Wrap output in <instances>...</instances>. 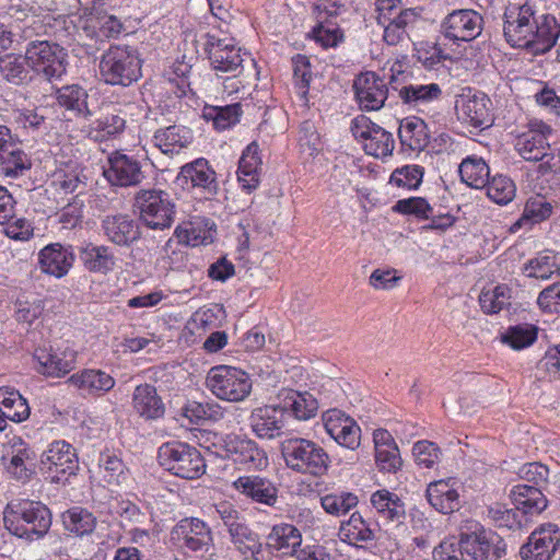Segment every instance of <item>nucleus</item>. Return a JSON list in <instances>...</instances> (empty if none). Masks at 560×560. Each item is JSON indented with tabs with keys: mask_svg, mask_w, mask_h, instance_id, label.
<instances>
[{
	"mask_svg": "<svg viewBox=\"0 0 560 560\" xmlns=\"http://www.w3.org/2000/svg\"><path fill=\"white\" fill-rule=\"evenodd\" d=\"M25 56L8 54L0 57V77L13 85H22L30 80Z\"/></svg>",
	"mask_w": 560,
	"mask_h": 560,
	"instance_id": "nucleus-45",
	"label": "nucleus"
},
{
	"mask_svg": "<svg viewBox=\"0 0 560 560\" xmlns=\"http://www.w3.org/2000/svg\"><path fill=\"white\" fill-rule=\"evenodd\" d=\"M375 532V526H372L359 513H353L347 522L341 524L339 535L343 541L359 546L373 541Z\"/></svg>",
	"mask_w": 560,
	"mask_h": 560,
	"instance_id": "nucleus-42",
	"label": "nucleus"
},
{
	"mask_svg": "<svg viewBox=\"0 0 560 560\" xmlns=\"http://www.w3.org/2000/svg\"><path fill=\"white\" fill-rule=\"evenodd\" d=\"M194 140L192 131L183 125L159 128L153 135V143L164 154L179 153Z\"/></svg>",
	"mask_w": 560,
	"mask_h": 560,
	"instance_id": "nucleus-32",
	"label": "nucleus"
},
{
	"mask_svg": "<svg viewBox=\"0 0 560 560\" xmlns=\"http://www.w3.org/2000/svg\"><path fill=\"white\" fill-rule=\"evenodd\" d=\"M510 495L523 517L527 514H539L547 508V499L541 489L537 487L517 485L513 487Z\"/></svg>",
	"mask_w": 560,
	"mask_h": 560,
	"instance_id": "nucleus-34",
	"label": "nucleus"
},
{
	"mask_svg": "<svg viewBox=\"0 0 560 560\" xmlns=\"http://www.w3.org/2000/svg\"><path fill=\"white\" fill-rule=\"evenodd\" d=\"M371 503L377 514L389 522H400L405 516V505L401 500L388 490H377L371 497Z\"/></svg>",
	"mask_w": 560,
	"mask_h": 560,
	"instance_id": "nucleus-43",
	"label": "nucleus"
},
{
	"mask_svg": "<svg viewBox=\"0 0 560 560\" xmlns=\"http://www.w3.org/2000/svg\"><path fill=\"white\" fill-rule=\"evenodd\" d=\"M63 525L67 530L78 535L91 534L96 524V518L91 512L82 508H72L62 515Z\"/></svg>",
	"mask_w": 560,
	"mask_h": 560,
	"instance_id": "nucleus-49",
	"label": "nucleus"
},
{
	"mask_svg": "<svg viewBox=\"0 0 560 560\" xmlns=\"http://www.w3.org/2000/svg\"><path fill=\"white\" fill-rule=\"evenodd\" d=\"M450 481L438 480L431 482L427 489L429 503L443 514H448L459 509V494Z\"/></svg>",
	"mask_w": 560,
	"mask_h": 560,
	"instance_id": "nucleus-37",
	"label": "nucleus"
},
{
	"mask_svg": "<svg viewBox=\"0 0 560 560\" xmlns=\"http://www.w3.org/2000/svg\"><path fill=\"white\" fill-rule=\"evenodd\" d=\"M351 132L357 140L362 142L366 154L375 158L392 155L395 147L393 135L374 124L369 117L357 116L351 121Z\"/></svg>",
	"mask_w": 560,
	"mask_h": 560,
	"instance_id": "nucleus-15",
	"label": "nucleus"
},
{
	"mask_svg": "<svg viewBox=\"0 0 560 560\" xmlns=\"http://www.w3.org/2000/svg\"><path fill=\"white\" fill-rule=\"evenodd\" d=\"M133 410L144 420H156L164 416L165 405L156 388L150 384L138 385L132 394Z\"/></svg>",
	"mask_w": 560,
	"mask_h": 560,
	"instance_id": "nucleus-31",
	"label": "nucleus"
},
{
	"mask_svg": "<svg viewBox=\"0 0 560 560\" xmlns=\"http://www.w3.org/2000/svg\"><path fill=\"white\" fill-rule=\"evenodd\" d=\"M68 382L88 395H98L103 392H108L115 385V380L101 370H84L72 374Z\"/></svg>",
	"mask_w": 560,
	"mask_h": 560,
	"instance_id": "nucleus-39",
	"label": "nucleus"
},
{
	"mask_svg": "<svg viewBox=\"0 0 560 560\" xmlns=\"http://www.w3.org/2000/svg\"><path fill=\"white\" fill-rule=\"evenodd\" d=\"M88 100V91L79 84H69L56 90L57 104L79 119L86 120L93 116Z\"/></svg>",
	"mask_w": 560,
	"mask_h": 560,
	"instance_id": "nucleus-30",
	"label": "nucleus"
},
{
	"mask_svg": "<svg viewBox=\"0 0 560 560\" xmlns=\"http://www.w3.org/2000/svg\"><path fill=\"white\" fill-rule=\"evenodd\" d=\"M442 95V90L439 84H409L399 90V97L404 103L418 106L435 100Z\"/></svg>",
	"mask_w": 560,
	"mask_h": 560,
	"instance_id": "nucleus-46",
	"label": "nucleus"
},
{
	"mask_svg": "<svg viewBox=\"0 0 560 560\" xmlns=\"http://www.w3.org/2000/svg\"><path fill=\"white\" fill-rule=\"evenodd\" d=\"M80 259L89 271L103 275L112 271L116 265V258L108 246L91 243L81 248Z\"/></svg>",
	"mask_w": 560,
	"mask_h": 560,
	"instance_id": "nucleus-40",
	"label": "nucleus"
},
{
	"mask_svg": "<svg viewBox=\"0 0 560 560\" xmlns=\"http://www.w3.org/2000/svg\"><path fill=\"white\" fill-rule=\"evenodd\" d=\"M491 101L483 93H471L458 96L455 103V109L458 118L470 124L474 127H488L491 125Z\"/></svg>",
	"mask_w": 560,
	"mask_h": 560,
	"instance_id": "nucleus-20",
	"label": "nucleus"
},
{
	"mask_svg": "<svg viewBox=\"0 0 560 560\" xmlns=\"http://www.w3.org/2000/svg\"><path fill=\"white\" fill-rule=\"evenodd\" d=\"M552 135L553 129L549 125L533 121L529 129L515 139L514 148L525 161H542L538 166L541 174L560 173V143L553 148L550 145Z\"/></svg>",
	"mask_w": 560,
	"mask_h": 560,
	"instance_id": "nucleus-3",
	"label": "nucleus"
},
{
	"mask_svg": "<svg viewBox=\"0 0 560 560\" xmlns=\"http://www.w3.org/2000/svg\"><path fill=\"white\" fill-rule=\"evenodd\" d=\"M283 415L279 402L255 408L249 416L250 428L260 439H275L284 425Z\"/></svg>",
	"mask_w": 560,
	"mask_h": 560,
	"instance_id": "nucleus-26",
	"label": "nucleus"
},
{
	"mask_svg": "<svg viewBox=\"0 0 560 560\" xmlns=\"http://www.w3.org/2000/svg\"><path fill=\"white\" fill-rule=\"evenodd\" d=\"M40 469L47 471L51 482L68 480L79 469L74 447L66 441L51 442L40 456Z\"/></svg>",
	"mask_w": 560,
	"mask_h": 560,
	"instance_id": "nucleus-13",
	"label": "nucleus"
},
{
	"mask_svg": "<svg viewBox=\"0 0 560 560\" xmlns=\"http://www.w3.org/2000/svg\"><path fill=\"white\" fill-rule=\"evenodd\" d=\"M353 88L360 106L366 110L382 108L388 97L387 83L375 72L359 74L354 80Z\"/></svg>",
	"mask_w": 560,
	"mask_h": 560,
	"instance_id": "nucleus-22",
	"label": "nucleus"
},
{
	"mask_svg": "<svg viewBox=\"0 0 560 560\" xmlns=\"http://www.w3.org/2000/svg\"><path fill=\"white\" fill-rule=\"evenodd\" d=\"M241 113L240 104H231L226 106H206L202 116L206 120L212 121L217 130H225L238 121Z\"/></svg>",
	"mask_w": 560,
	"mask_h": 560,
	"instance_id": "nucleus-48",
	"label": "nucleus"
},
{
	"mask_svg": "<svg viewBox=\"0 0 560 560\" xmlns=\"http://www.w3.org/2000/svg\"><path fill=\"white\" fill-rule=\"evenodd\" d=\"M511 290L499 284L492 290L482 291L479 295L481 310L487 314H497L510 305Z\"/></svg>",
	"mask_w": 560,
	"mask_h": 560,
	"instance_id": "nucleus-50",
	"label": "nucleus"
},
{
	"mask_svg": "<svg viewBox=\"0 0 560 560\" xmlns=\"http://www.w3.org/2000/svg\"><path fill=\"white\" fill-rule=\"evenodd\" d=\"M358 497L352 492L329 493L320 498V504L325 512L334 516L348 513L358 505Z\"/></svg>",
	"mask_w": 560,
	"mask_h": 560,
	"instance_id": "nucleus-53",
	"label": "nucleus"
},
{
	"mask_svg": "<svg viewBox=\"0 0 560 560\" xmlns=\"http://www.w3.org/2000/svg\"><path fill=\"white\" fill-rule=\"evenodd\" d=\"M125 128L126 119L119 114H109L95 121V130L102 132V138L117 137Z\"/></svg>",
	"mask_w": 560,
	"mask_h": 560,
	"instance_id": "nucleus-64",
	"label": "nucleus"
},
{
	"mask_svg": "<svg viewBox=\"0 0 560 560\" xmlns=\"http://www.w3.org/2000/svg\"><path fill=\"white\" fill-rule=\"evenodd\" d=\"M459 175L469 187L480 189L488 184L490 170L481 158L468 156L459 165Z\"/></svg>",
	"mask_w": 560,
	"mask_h": 560,
	"instance_id": "nucleus-44",
	"label": "nucleus"
},
{
	"mask_svg": "<svg viewBox=\"0 0 560 560\" xmlns=\"http://www.w3.org/2000/svg\"><path fill=\"white\" fill-rule=\"evenodd\" d=\"M100 74L107 84L129 86L141 77L138 50L128 45H112L101 58Z\"/></svg>",
	"mask_w": 560,
	"mask_h": 560,
	"instance_id": "nucleus-5",
	"label": "nucleus"
},
{
	"mask_svg": "<svg viewBox=\"0 0 560 560\" xmlns=\"http://www.w3.org/2000/svg\"><path fill=\"white\" fill-rule=\"evenodd\" d=\"M281 454L285 465L293 471L314 477L326 475L330 466V457L317 443L291 438L281 442Z\"/></svg>",
	"mask_w": 560,
	"mask_h": 560,
	"instance_id": "nucleus-4",
	"label": "nucleus"
},
{
	"mask_svg": "<svg viewBox=\"0 0 560 560\" xmlns=\"http://www.w3.org/2000/svg\"><path fill=\"white\" fill-rule=\"evenodd\" d=\"M302 537L300 530L292 524L281 523L275 525L266 537V549L270 552L277 551L281 555H293L298 552Z\"/></svg>",
	"mask_w": 560,
	"mask_h": 560,
	"instance_id": "nucleus-33",
	"label": "nucleus"
},
{
	"mask_svg": "<svg viewBox=\"0 0 560 560\" xmlns=\"http://www.w3.org/2000/svg\"><path fill=\"white\" fill-rule=\"evenodd\" d=\"M277 399L283 412H291L298 420H308L316 416L318 402L316 398L307 392H298L291 388H282Z\"/></svg>",
	"mask_w": 560,
	"mask_h": 560,
	"instance_id": "nucleus-29",
	"label": "nucleus"
},
{
	"mask_svg": "<svg viewBox=\"0 0 560 560\" xmlns=\"http://www.w3.org/2000/svg\"><path fill=\"white\" fill-rule=\"evenodd\" d=\"M206 384L215 397L231 402L243 401L252 392L248 374L229 365L211 368Z\"/></svg>",
	"mask_w": 560,
	"mask_h": 560,
	"instance_id": "nucleus-10",
	"label": "nucleus"
},
{
	"mask_svg": "<svg viewBox=\"0 0 560 560\" xmlns=\"http://www.w3.org/2000/svg\"><path fill=\"white\" fill-rule=\"evenodd\" d=\"M398 137L402 148L411 151H421L429 143L427 124L419 117L402 119L398 128Z\"/></svg>",
	"mask_w": 560,
	"mask_h": 560,
	"instance_id": "nucleus-38",
	"label": "nucleus"
},
{
	"mask_svg": "<svg viewBox=\"0 0 560 560\" xmlns=\"http://www.w3.org/2000/svg\"><path fill=\"white\" fill-rule=\"evenodd\" d=\"M177 179L184 185H190L191 188L199 189L207 197L214 196L219 190L217 174L203 158L196 159L182 166Z\"/></svg>",
	"mask_w": 560,
	"mask_h": 560,
	"instance_id": "nucleus-23",
	"label": "nucleus"
},
{
	"mask_svg": "<svg viewBox=\"0 0 560 560\" xmlns=\"http://www.w3.org/2000/svg\"><path fill=\"white\" fill-rule=\"evenodd\" d=\"M75 255L72 246L51 243L38 253V265L44 273L55 278L65 277L72 268Z\"/></svg>",
	"mask_w": 560,
	"mask_h": 560,
	"instance_id": "nucleus-25",
	"label": "nucleus"
},
{
	"mask_svg": "<svg viewBox=\"0 0 560 560\" xmlns=\"http://www.w3.org/2000/svg\"><path fill=\"white\" fill-rule=\"evenodd\" d=\"M258 151V144L252 142L246 147L240 159L237 176L242 187L247 191L256 189L259 185L261 159Z\"/></svg>",
	"mask_w": 560,
	"mask_h": 560,
	"instance_id": "nucleus-36",
	"label": "nucleus"
},
{
	"mask_svg": "<svg viewBox=\"0 0 560 560\" xmlns=\"http://www.w3.org/2000/svg\"><path fill=\"white\" fill-rule=\"evenodd\" d=\"M560 544V532L555 524L535 529L520 549L523 560H549Z\"/></svg>",
	"mask_w": 560,
	"mask_h": 560,
	"instance_id": "nucleus-17",
	"label": "nucleus"
},
{
	"mask_svg": "<svg viewBox=\"0 0 560 560\" xmlns=\"http://www.w3.org/2000/svg\"><path fill=\"white\" fill-rule=\"evenodd\" d=\"M171 539L179 548L206 560H222L215 551L211 528L200 518L187 517L179 521L171 532Z\"/></svg>",
	"mask_w": 560,
	"mask_h": 560,
	"instance_id": "nucleus-6",
	"label": "nucleus"
},
{
	"mask_svg": "<svg viewBox=\"0 0 560 560\" xmlns=\"http://www.w3.org/2000/svg\"><path fill=\"white\" fill-rule=\"evenodd\" d=\"M393 211L401 214H412L418 219L429 220L432 215L433 208L424 198L410 197L398 200L394 205Z\"/></svg>",
	"mask_w": 560,
	"mask_h": 560,
	"instance_id": "nucleus-59",
	"label": "nucleus"
},
{
	"mask_svg": "<svg viewBox=\"0 0 560 560\" xmlns=\"http://www.w3.org/2000/svg\"><path fill=\"white\" fill-rule=\"evenodd\" d=\"M459 549L462 555L474 560H500L505 555L506 545L497 533L472 522L459 534Z\"/></svg>",
	"mask_w": 560,
	"mask_h": 560,
	"instance_id": "nucleus-9",
	"label": "nucleus"
},
{
	"mask_svg": "<svg viewBox=\"0 0 560 560\" xmlns=\"http://www.w3.org/2000/svg\"><path fill=\"white\" fill-rule=\"evenodd\" d=\"M214 233V223L205 218H196L175 230L178 242L192 247L212 243Z\"/></svg>",
	"mask_w": 560,
	"mask_h": 560,
	"instance_id": "nucleus-35",
	"label": "nucleus"
},
{
	"mask_svg": "<svg viewBox=\"0 0 560 560\" xmlns=\"http://www.w3.org/2000/svg\"><path fill=\"white\" fill-rule=\"evenodd\" d=\"M102 230L106 238L117 246L129 247L141 238L138 222L124 213L104 217Z\"/></svg>",
	"mask_w": 560,
	"mask_h": 560,
	"instance_id": "nucleus-24",
	"label": "nucleus"
},
{
	"mask_svg": "<svg viewBox=\"0 0 560 560\" xmlns=\"http://www.w3.org/2000/svg\"><path fill=\"white\" fill-rule=\"evenodd\" d=\"M293 75L300 93L305 95L308 91L312 79L310 60L304 55H296L292 58Z\"/></svg>",
	"mask_w": 560,
	"mask_h": 560,
	"instance_id": "nucleus-62",
	"label": "nucleus"
},
{
	"mask_svg": "<svg viewBox=\"0 0 560 560\" xmlns=\"http://www.w3.org/2000/svg\"><path fill=\"white\" fill-rule=\"evenodd\" d=\"M0 408L4 420L16 423L28 419L31 409L27 400L12 387L0 388Z\"/></svg>",
	"mask_w": 560,
	"mask_h": 560,
	"instance_id": "nucleus-41",
	"label": "nucleus"
},
{
	"mask_svg": "<svg viewBox=\"0 0 560 560\" xmlns=\"http://www.w3.org/2000/svg\"><path fill=\"white\" fill-rule=\"evenodd\" d=\"M412 454L419 466L432 468L440 460L441 451L435 443L423 440L415 443Z\"/></svg>",
	"mask_w": 560,
	"mask_h": 560,
	"instance_id": "nucleus-60",
	"label": "nucleus"
},
{
	"mask_svg": "<svg viewBox=\"0 0 560 560\" xmlns=\"http://www.w3.org/2000/svg\"><path fill=\"white\" fill-rule=\"evenodd\" d=\"M139 220L151 230L170 229L175 218V203L162 189H141L135 196Z\"/></svg>",
	"mask_w": 560,
	"mask_h": 560,
	"instance_id": "nucleus-8",
	"label": "nucleus"
},
{
	"mask_svg": "<svg viewBox=\"0 0 560 560\" xmlns=\"http://www.w3.org/2000/svg\"><path fill=\"white\" fill-rule=\"evenodd\" d=\"M552 213V206L542 198L529 199L523 212V215L516 221L513 228H521L525 223H539L548 219Z\"/></svg>",
	"mask_w": 560,
	"mask_h": 560,
	"instance_id": "nucleus-55",
	"label": "nucleus"
},
{
	"mask_svg": "<svg viewBox=\"0 0 560 560\" xmlns=\"http://www.w3.org/2000/svg\"><path fill=\"white\" fill-rule=\"evenodd\" d=\"M203 46L210 65L218 77L229 74L226 79H230L242 73L244 59L241 48L236 47L233 39L207 33Z\"/></svg>",
	"mask_w": 560,
	"mask_h": 560,
	"instance_id": "nucleus-12",
	"label": "nucleus"
},
{
	"mask_svg": "<svg viewBox=\"0 0 560 560\" xmlns=\"http://www.w3.org/2000/svg\"><path fill=\"white\" fill-rule=\"evenodd\" d=\"M75 351L69 348L43 347L34 352V359L38 363L37 372L50 377H61L72 371L75 366Z\"/></svg>",
	"mask_w": 560,
	"mask_h": 560,
	"instance_id": "nucleus-21",
	"label": "nucleus"
},
{
	"mask_svg": "<svg viewBox=\"0 0 560 560\" xmlns=\"http://www.w3.org/2000/svg\"><path fill=\"white\" fill-rule=\"evenodd\" d=\"M51 521L50 510L39 501L10 502L3 512V524L9 533L30 542L44 538Z\"/></svg>",
	"mask_w": 560,
	"mask_h": 560,
	"instance_id": "nucleus-2",
	"label": "nucleus"
},
{
	"mask_svg": "<svg viewBox=\"0 0 560 560\" xmlns=\"http://www.w3.org/2000/svg\"><path fill=\"white\" fill-rule=\"evenodd\" d=\"M158 458L166 470L183 479H197L206 471L201 453L187 443L177 441L160 446Z\"/></svg>",
	"mask_w": 560,
	"mask_h": 560,
	"instance_id": "nucleus-7",
	"label": "nucleus"
},
{
	"mask_svg": "<svg viewBox=\"0 0 560 560\" xmlns=\"http://www.w3.org/2000/svg\"><path fill=\"white\" fill-rule=\"evenodd\" d=\"M560 271L557 255L551 250L539 253L525 265V272L530 278L547 280Z\"/></svg>",
	"mask_w": 560,
	"mask_h": 560,
	"instance_id": "nucleus-47",
	"label": "nucleus"
},
{
	"mask_svg": "<svg viewBox=\"0 0 560 560\" xmlns=\"http://www.w3.org/2000/svg\"><path fill=\"white\" fill-rule=\"evenodd\" d=\"M228 533L230 541L241 553L256 546L258 535L249 528L246 520L228 530Z\"/></svg>",
	"mask_w": 560,
	"mask_h": 560,
	"instance_id": "nucleus-61",
	"label": "nucleus"
},
{
	"mask_svg": "<svg viewBox=\"0 0 560 560\" xmlns=\"http://www.w3.org/2000/svg\"><path fill=\"white\" fill-rule=\"evenodd\" d=\"M326 432L341 446L355 450L360 446L361 429L357 422L338 409L323 416Z\"/></svg>",
	"mask_w": 560,
	"mask_h": 560,
	"instance_id": "nucleus-19",
	"label": "nucleus"
},
{
	"mask_svg": "<svg viewBox=\"0 0 560 560\" xmlns=\"http://www.w3.org/2000/svg\"><path fill=\"white\" fill-rule=\"evenodd\" d=\"M488 517L498 526L509 529H518L523 524V515L516 508L509 509L503 503H493L487 509Z\"/></svg>",
	"mask_w": 560,
	"mask_h": 560,
	"instance_id": "nucleus-52",
	"label": "nucleus"
},
{
	"mask_svg": "<svg viewBox=\"0 0 560 560\" xmlns=\"http://www.w3.org/2000/svg\"><path fill=\"white\" fill-rule=\"evenodd\" d=\"M103 479L108 485H120L127 479V467L115 454L102 453L98 460Z\"/></svg>",
	"mask_w": 560,
	"mask_h": 560,
	"instance_id": "nucleus-51",
	"label": "nucleus"
},
{
	"mask_svg": "<svg viewBox=\"0 0 560 560\" xmlns=\"http://www.w3.org/2000/svg\"><path fill=\"white\" fill-rule=\"evenodd\" d=\"M49 112V108L46 106L25 108L19 114V121L24 128H30L37 132H47L51 127V119L48 116Z\"/></svg>",
	"mask_w": 560,
	"mask_h": 560,
	"instance_id": "nucleus-57",
	"label": "nucleus"
},
{
	"mask_svg": "<svg viewBox=\"0 0 560 560\" xmlns=\"http://www.w3.org/2000/svg\"><path fill=\"white\" fill-rule=\"evenodd\" d=\"M503 35L512 47L529 48L539 55L556 44L560 36V24L551 15L537 19L528 4H510L503 14Z\"/></svg>",
	"mask_w": 560,
	"mask_h": 560,
	"instance_id": "nucleus-1",
	"label": "nucleus"
},
{
	"mask_svg": "<svg viewBox=\"0 0 560 560\" xmlns=\"http://www.w3.org/2000/svg\"><path fill=\"white\" fill-rule=\"evenodd\" d=\"M233 487L240 493L260 504L273 506L278 501L276 485L259 475L241 476L233 482Z\"/></svg>",
	"mask_w": 560,
	"mask_h": 560,
	"instance_id": "nucleus-27",
	"label": "nucleus"
},
{
	"mask_svg": "<svg viewBox=\"0 0 560 560\" xmlns=\"http://www.w3.org/2000/svg\"><path fill=\"white\" fill-rule=\"evenodd\" d=\"M67 51L48 40L31 42L25 51L27 66L48 81L61 79L67 72Z\"/></svg>",
	"mask_w": 560,
	"mask_h": 560,
	"instance_id": "nucleus-11",
	"label": "nucleus"
},
{
	"mask_svg": "<svg viewBox=\"0 0 560 560\" xmlns=\"http://www.w3.org/2000/svg\"><path fill=\"white\" fill-rule=\"evenodd\" d=\"M229 446L232 447L231 460L235 464L246 466L248 469H262L268 465L265 450L245 435L235 434Z\"/></svg>",
	"mask_w": 560,
	"mask_h": 560,
	"instance_id": "nucleus-28",
	"label": "nucleus"
},
{
	"mask_svg": "<svg viewBox=\"0 0 560 560\" xmlns=\"http://www.w3.org/2000/svg\"><path fill=\"white\" fill-rule=\"evenodd\" d=\"M32 166L28 155L13 142L11 130L0 125V174L19 177Z\"/></svg>",
	"mask_w": 560,
	"mask_h": 560,
	"instance_id": "nucleus-18",
	"label": "nucleus"
},
{
	"mask_svg": "<svg viewBox=\"0 0 560 560\" xmlns=\"http://www.w3.org/2000/svg\"><path fill=\"white\" fill-rule=\"evenodd\" d=\"M103 175L112 186L121 188L139 186L145 178L141 161L119 150L108 154Z\"/></svg>",
	"mask_w": 560,
	"mask_h": 560,
	"instance_id": "nucleus-14",
	"label": "nucleus"
},
{
	"mask_svg": "<svg viewBox=\"0 0 560 560\" xmlns=\"http://www.w3.org/2000/svg\"><path fill=\"white\" fill-rule=\"evenodd\" d=\"M441 28L450 40L470 42L481 34L483 18L471 9L454 10L443 20Z\"/></svg>",
	"mask_w": 560,
	"mask_h": 560,
	"instance_id": "nucleus-16",
	"label": "nucleus"
},
{
	"mask_svg": "<svg viewBox=\"0 0 560 560\" xmlns=\"http://www.w3.org/2000/svg\"><path fill=\"white\" fill-rule=\"evenodd\" d=\"M55 183L65 194H81L86 186L78 170H71L69 172H57Z\"/></svg>",
	"mask_w": 560,
	"mask_h": 560,
	"instance_id": "nucleus-63",
	"label": "nucleus"
},
{
	"mask_svg": "<svg viewBox=\"0 0 560 560\" xmlns=\"http://www.w3.org/2000/svg\"><path fill=\"white\" fill-rule=\"evenodd\" d=\"M537 339V328L530 324L510 327L502 336V341L515 350L526 348Z\"/></svg>",
	"mask_w": 560,
	"mask_h": 560,
	"instance_id": "nucleus-54",
	"label": "nucleus"
},
{
	"mask_svg": "<svg viewBox=\"0 0 560 560\" xmlns=\"http://www.w3.org/2000/svg\"><path fill=\"white\" fill-rule=\"evenodd\" d=\"M423 168L419 165H405L395 170L389 183L401 188L416 189L422 182Z\"/></svg>",
	"mask_w": 560,
	"mask_h": 560,
	"instance_id": "nucleus-58",
	"label": "nucleus"
},
{
	"mask_svg": "<svg viewBox=\"0 0 560 560\" xmlns=\"http://www.w3.org/2000/svg\"><path fill=\"white\" fill-rule=\"evenodd\" d=\"M486 187L488 197L499 205L509 203L515 196L516 189L513 180L503 175L494 176Z\"/></svg>",
	"mask_w": 560,
	"mask_h": 560,
	"instance_id": "nucleus-56",
	"label": "nucleus"
}]
</instances>
